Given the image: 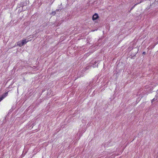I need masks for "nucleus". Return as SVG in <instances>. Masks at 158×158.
Returning <instances> with one entry per match:
<instances>
[{
    "mask_svg": "<svg viewBox=\"0 0 158 158\" xmlns=\"http://www.w3.org/2000/svg\"><path fill=\"white\" fill-rule=\"evenodd\" d=\"M143 54H146V52H143V53H142Z\"/></svg>",
    "mask_w": 158,
    "mask_h": 158,
    "instance_id": "obj_4",
    "label": "nucleus"
},
{
    "mask_svg": "<svg viewBox=\"0 0 158 158\" xmlns=\"http://www.w3.org/2000/svg\"><path fill=\"white\" fill-rule=\"evenodd\" d=\"M8 94V92H7L6 93H5V94H3L2 95V97L1 98H2V99H3L5 97H6V96H7Z\"/></svg>",
    "mask_w": 158,
    "mask_h": 158,
    "instance_id": "obj_3",
    "label": "nucleus"
},
{
    "mask_svg": "<svg viewBox=\"0 0 158 158\" xmlns=\"http://www.w3.org/2000/svg\"><path fill=\"white\" fill-rule=\"evenodd\" d=\"M2 100V98H1V97L0 98V102Z\"/></svg>",
    "mask_w": 158,
    "mask_h": 158,
    "instance_id": "obj_6",
    "label": "nucleus"
},
{
    "mask_svg": "<svg viewBox=\"0 0 158 158\" xmlns=\"http://www.w3.org/2000/svg\"><path fill=\"white\" fill-rule=\"evenodd\" d=\"M29 40H27L26 39L23 40L22 41H18L17 43V45L20 47H21L25 44H26L27 42L29 41Z\"/></svg>",
    "mask_w": 158,
    "mask_h": 158,
    "instance_id": "obj_1",
    "label": "nucleus"
},
{
    "mask_svg": "<svg viewBox=\"0 0 158 158\" xmlns=\"http://www.w3.org/2000/svg\"><path fill=\"white\" fill-rule=\"evenodd\" d=\"M141 2H142V1H141V2H140L139 3H136V4H135V6L136 5H137V4H139V3H141Z\"/></svg>",
    "mask_w": 158,
    "mask_h": 158,
    "instance_id": "obj_5",
    "label": "nucleus"
},
{
    "mask_svg": "<svg viewBox=\"0 0 158 158\" xmlns=\"http://www.w3.org/2000/svg\"><path fill=\"white\" fill-rule=\"evenodd\" d=\"M155 1H156V2H158V1H156V0H155Z\"/></svg>",
    "mask_w": 158,
    "mask_h": 158,
    "instance_id": "obj_7",
    "label": "nucleus"
},
{
    "mask_svg": "<svg viewBox=\"0 0 158 158\" xmlns=\"http://www.w3.org/2000/svg\"><path fill=\"white\" fill-rule=\"evenodd\" d=\"M98 18V16L97 14L95 13L92 17V19L94 20L97 19Z\"/></svg>",
    "mask_w": 158,
    "mask_h": 158,
    "instance_id": "obj_2",
    "label": "nucleus"
}]
</instances>
